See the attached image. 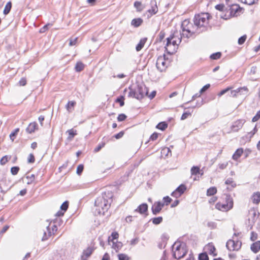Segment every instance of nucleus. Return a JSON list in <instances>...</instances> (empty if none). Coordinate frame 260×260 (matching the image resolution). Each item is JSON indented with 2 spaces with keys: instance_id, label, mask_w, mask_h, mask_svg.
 <instances>
[{
  "instance_id": "f257e3e1",
  "label": "nucleus",
  "mask_w": 260,
  "mask_h": 260,
  "mask_svg": "<svg viewBox=\"0 0 260 260\" xmlns=\"http://www.w3.org/2000/svg\"><path fill=\"white\" fill-rule=\"evenodd\" d=\"M112 192L108 191L103 193L96 199L94 205L98 208L96 210H98L99 214H104L108 210L112 202Z\"/></svg>"
},
{
  "instance_id": "f03ea898",
  "label": "nucleus",
  "mask_w": 260,
  "mask_h": 260,
  "mask_svg": "<svg viewBox=\"0 0 260 260\" xmlns=\"http://www.w3.org/2000/svg\"><path fill=\"white\" fill-rule=\"evenodd\" d=\"M128 89L129 92L128 96L136 98L138 100H142L148 93L147 87L143 84H138L136 86H130Z\"/></svg>"
},
{
  "instance_id": "7ed1b4c3",
  "label": "nucleus",
  "mask_w": 260,
  "mask_h": 260,
  "mask_svg": "<svg viewBox=\"0 0 260 260\" xmlns=\"http://www.w3.org/2000/svg\"><path fill=\"white\" fill-rule=\"evenodd\" d=\"M210 14L208 13H203L196 15L193 18L195 27L201 32L206 30L209 23Z\"/></svg>"
},
{
  "instance_id": "20e7f679",
  "label": "nucleus",
  "mask_w": 260,
  "mask_h": 260,
  "mask_svg": "<svg viewBox=\"0 0 260 260\" xmlns=\"http://www.w3.org/2000/svg\"><path fill=\"white\" fill-rule=\"evenodd\" d=\"M225 203H217L215 208L222 211H228L233 207V200L229 194L225 195Z\"/></svg>"
},
{
  "instance_id": "39448f33",
  "label": "nucleus",
  "mask_w": 260,
  "mask_h": 260,
  "mask_svg": "<svg viewBox=\"0 0 260 260\" xmlns=\"http://www.w3.org/2000/svg\"><path fill=\"white\" fill-rule=\"evenodd\" d=\"M242 246V242L240 241H234L232 239L229 240L226 243V247L229 251H238Z\"/></svg>"
},
{
  "instance_id": "423d86ee",
  "label": "nucleus",
  "mask_w": 260,
  "mask_h": 260,
  "mask_svg": "<svg viewBox=\"0 0 260 260\" xmlns=\"http://www.w3.org/2000/svg\"><path fill=\"white\" fill-rule=\"evenodd\" d=\"M173 256L175 258L180 259L186 253L184 247L181 244L177 245L176 247H173Z\"/></svg>"
},
{
  "instance_id": "0eeeda50",
  "label": "nucleus",
  "mask_w": 260,
  "mask_h": 260,
  "mask_svg": "<svg viewBox=\"0 0 260 260\" xmlns=\"http://www.w3.org/2000/svg\"><path fill=\"white\" fill-rule=\"evenodd\" d=\"M185 32H182V35L186 38L190 37L193 34H200L199 30L195 27V25H189L187 28H185Z\"/></svg>"
},
{
  "instance_id": "6e6552de",
  "label": "nucleus",
  "mask_w": 260,
  "mask_h": 260,
  "mask_svg": "<svg viewBox=\"0 0 260 260\" xmlns=\"http://www.w3.org/2000/svg\"><path fill=\"white\" fill-rule=\"evenodd\" d=\"M156 66L157 69L160 72H163L166 70V69L167 67V66L166 64L165 55H164V56H160L157 58L156 63Z\"/></svg>"
},
{
  "instance_id": "1a4fd4ad",
  "label": "nucleus",
  "mask_w": 260,
  "mask_h": 260,
  "mask_svg": "<svg viewBox=\"0 0 260 260\" xmlns=\"http://www.w3.org/2000/svg\"><path fill=\"white\" fill-rule=\"evenodd\" d=\"M165 205V203L161 202H156L151 207L152 212L154 215H156L160 212Z\"/></svg>"
},
{
  "instance_id": "9d476101",
  "label": "nucleus",
  "mask_w": 260,
  "mask_h": 260,
  "mask_svg": "<svg viewBox=\"0 0 260 260\" xmlns=\"http://www.w3.org/2000/svg\"><path fill=\"white\" fill-rule=\"evenodd\" d=\"M186 187L185 185L181 184L171 193V196L176 198L180 197L185 191Z\"/></svg>"
},
{
  "instance_id": "9b49d317",
  "label": "nucleus",
  "mask_w": 260,
  "mask_h": 260,
  "mask_svg": "<svg viewBox=\"0 0 260 260\" xmlns=\"http://www.w3.org/2000/svg\"><path fill=\"white\" fill-rule=\"evenodd\" d=\"M175 38V34H173L167 38V43L165 46L166 50L169 54H172V51L171 50L172 40Z\"/></svg>"
},
{
  "instance_id": "f8f14e48",
  "label": "nucleus",
  "mask_w": 260,
  "mask_h": 260,
  "mask_svg": "<svg viewBox=\"0 0 260 260\" xmlns=\"http://www.w3.org/2000/svg\"><path fill=\"white\" fill-rule=\"evenodd\" d=\"M244 122V120L242 119L235 121L231 127L232 130L234 132L238 131V130L242 127Z\"/></svg>"
},
{
  "instance_id": "ddd939ff",
  "label": "nucleus",
  "mask_w": 260,
  "mask_h": 260,
  "mask_svg": "<svg viewBox=\"0 0 260 260\" xmlns=\"http://www.w3.org/2000/svg\"><path fill=\"white\" fill-rule=\"evenodd\" d=\"M94 249L92 247H89L83 251V255H82V260H87L92 253L93 252Z\"/></svg>"
},
{
  "instance_id": "4468645a",
  "label": "nucleus",
  "mask_w": 260,
  "mask_h": 260,
  "mask_svg": "<svg viewBox=\"0 0 260 260\" xmlns=\"http://www.w3.org/2000/svg\"><path fill=\"white\" fill-rule=\"evenodd\" d=\"M181 41V38H177V40H172L171 50L172 51V54L176 52L177 47L180 43Z\"/></svg>"
},
{
  "instance_id": "2eb2a0df",
  "label": "nucleus",
  "mask_w": 260,
  "mask_h": 260,
  "mask_svg": "<svg viewBox=\"0 0 260 260\" xmlns=\"http://www.w3.org/2000/svg\"><path fill=\"white\" fill-rule=\"evenodd\" d=\"M151 8L148 10V12L151 14V15L155 14L158 11V8L156 5V2L155 1H151Z\"/></svg>"
},
{
  "instance_id": "dca6fc26",
  "label": "nucleus",
  "mask_w": 260,
  "mask_h": 260,
  "mask_svg": "<svg viewBox=\"0 0 260 260\" xmlns=\"http://www.w3.org/2000/svg\"><path fill=\"white\" fill-rule=\"evenodd\" d=\"M148 210V205L146 203L141 204L135 210V212H139L140 214H143Z\"/></svg>"
},
{
  "instance_id": "f3484780",
  "label": "nucleus",
  "mask_w": 260,
  "mask_h": 260,
  "mask_svg": "<svg viewBox=\"0 0 260 260\" xmlns=\"http://www.w3.org/2000/svg\"><path fill=\"white\" fill-rule=\"evenodd\" d=\"M38 128V124L36 122H34L30 123L27 128H26V131L27 133L29 134H31L34 133L36 129Z\"/></svg>"
},
{
  "instance_id": "a211bd4d",
  "label": "nucleus",
  "mask_w": 260,
  "mask_h": 260,
  "mask_svg": "<svg viewBox=\"0 0 260 260\" xmlns=\"http://www.w3.org/2000/svg\"><path fill=\"white\" fill-rule=\"evenodd\" d=\"M251 250L254 253H257L260 250V241L252 243L250 246Z\"/></svg>"
},
{
  "instance_id": "6ab92c4d",
  "label": "nucleus",
  "mask_w": 260,
  "mask_h": 260,
  "mask_svg": "<svg viewBox=\"0 0 260 260\" xmlns=\"http://www.w3.org/2000/svg\"><path fill=\"white\" fill-rule=\"evenodd\" d=\"M143 20L141 18L133 19L131 21V25L135 27H138L142 25Z\"/></svg>"
},
{
  "instance_id": "aec40b11",
  "label": "nucleus",
  "mask_w": 260,
  "mask_h": 260,
  "mask_svg": "<svg viewBox=\"0 0 260 260\" xmlns=\"http://www.w3.org/2000/svg\"><path fill=\"white\" fill-rule=\"evenodd\" d=\"M51 235L52 232L49 228V225H48L46 226V231L44 232V235L42 237V240L45 241L47 240Z\"/></svg>"
},
{
  "instance_id": "412c9836",
  "label": "nucleus",
  "mask_w": 260,
  "mask_h": 260,
  "mask_svg": "<svg viewBox=\"0 0 260 260\" xmlns=\"http://www.w3.org/2000/svg\"><path fill=\"white\" fill-rule=\"evenodd\" d=\"M251 200L253 203L255 204H258L260 202V192H256L252 195Z\"/></svg>"
},
{
  "instance_id": "4be33fe9",
  "label": "nucleus",
  "mask_w": 260,
  "mask_h": 260,
  "mask_svg": "<svg viewBox=\"0 0 260 260\" xmlns=\"http://www.w3.org/2000/svg\"><path fill=\"white\" fill-rule=\"evenodd\" d=\"M243 152V150L242 148L238 149L234 154L233 155L232 158L233 159L237 160H238L240 157L241 156Z\"/></svg>"
},
{
  "instance_id": "5701e85b",
  "label": "nucleus",
  "mask_w": 260,
  "mask_h": 260,
  "mask_svg": "<svg viewBox=\"0 0 260 260\" xmlns=\"http://www.w3.org/2000/svg\"><path fill=\"white\" fill-rule=\"evenodd\" d=\"M238 96L241 95H246L247 94L248 89L246 87H243L237 88Z\"/></svg>"
},
{
  "instance_id": "b1692460",
  "label": "nucleus",
  "mask_w": 260,
  "mask_h": 260,
  "mask_svg": "<svg viewBox=\"0 0 260 260\" xmlns=\"http://www.w3.org/2000/svg\"><path fill=\"white\" fill-rule=\"evenodd\" d=\"M146 40V38H143L140 40L139 43L137 44L136 47V49L137 51H140L143 48Z\"/></svg>"
},
{
  "instance_id": "393cba45",
  "label": "nucleus",
  "mask_w": 260,
  "mask_h": 260,
  "mask_svg": "<svg viewBox=\"0 0 260 260\" xmlns=\"http://www.w3.org/2000/svg\"><path fill=\"white\" fill-rule=\"evenodd\" d=\"M112 248L116 251V252H118L122 247L123 244L120 242H114L113 241Z\"/></svg>"
},
{
  "instance_id": "a878e982",
  "label": "nucleus",
  "mask_w": 260,
  "mask_h": 260,
  "mask_svg": "<svg viewBox=\"0 0 260 260\" xmlns=\"http://www.w3.org/2000/svg\"><path fill=\"white\" fill-rule=\"evenodd\" d=\"M119 237V234L116 232H112L111 236H109L108 239V242L109 244H110V242H113L114 240L117 239Z\"/></svg>"
},
{
  "instance_id": "bb28decb",
  "label": "nucleus",
  "mask_w": 260,
  "mask_h": 260,
  "mask_svg": "<svg viewBox=\"0 0 260 260\" xmlns=\"http://www.w3.org/2000/svg\"><path fill=\"white\" fill-rule=\"evenodd\" d=\"M134 6L137 9V12H141L144 9V6H143L141 2L139 1L135 2Z\"/></svg>"
},
{
  "instance_id": "cd10ccee",
  "label": "nucleus",
  "mask_w": 260,
  "mask_h": 260,
  "mask_svg": "<svg viewBox=\"0 0 260 260\" xmlns=\"http://www.w3.org/2000/svg\"><path fill=\"white\" fill-rule=\"evenodd\" d=\"M11 8H12V3L11 2H9L7 3V4L6 5V6L5 7V8H4V10L3 11V13L5 15L8 14L10 13Z\"/></svg>"
},
{
  "instance_id": "c85d7f7f",
  "label": "nucleus",
  "mask_w": 260,
  "mask_h": 260,
  "mask_svg": "<svg viewBox=\"0 0 260 260\" xmlns=\"http://www.w3.org/2000/svg\"><path fill=\"white\" fill-rule=\"evenodd\" d=\"M162 217L161 216H159L155 218H151L150 221H151L152 223L155 225H157L160 224L162 221Z\"/></svg>"
},
{
  "instance_id": "c756f323",
  "label": "nucleus",
  "mask_w": 260,
  "mask_h": 260,
  "mask_svg": "<svg viewBox=\"0 0 260 260\" xmlns=\"http://www.w3.org/2000/svg\"><path fill=\"white\" fill-rule=\"evenodd\" d=\"M189 25H191V23H190L189 21L187 19L184 20L181 24V28L182 30V32H185V28H187Z\"/></svg>"
},
{
  "instance_id": "7c9ffc66",
  "label": "nucleus",
  "mask_w": 260,
  "mask_h": 260,
  "mask_svg": "<svg viewBox=\"0 0 260 260\" xmlns=\"http://www.w3.org/2000/svg\"><path fill=\"white\" fill-rule=\"evenodd\" d=\"M217 192V189L215 187H210L207 190V196H213Z\"/></svg>"
},
{
  "instance_id": "2f4dec72",
  "label": "nucleus",
  "mask_w": 260,
  "mask_h": 260,
  "mask_svg": "<svg viewBox=\"0 0 260 260\" xmlns=\"http://www.w3.org/2000/svg\"><path fill=\"white\" fill-rule=\"evenodd\" d=\"M168 127V124L166 122H160L157 125L156 128L161 131L165 130Z\"/></svg>"
},
{
  "instance_id": "473e14b6",
  "label": "nucleus",
  "mask_w": 260,
  "mask_h": 260,
  "mask_svg": "<svg viewBox=\"0 0 260 260\" xmlns=\"http://www.w3.org/2000/svg\"><path fill=\"white\" fill-rule=\"evenodd\" d=\"M67 132L69 134L68 137V139L69 140H72L74 136L77 135L76 131H74L73 129H69Z\"/></svg>"
},
{
  "instance_id": "72a5a7b5",
  "label": "nucleus",
  "mask_w": 260,
  "mask_h": 260,
  "mask_svg": "<svg viewBox=\"0 0 260 260\" xmlns=\"http://www.w3.org/2000/svg\"><path fill=\"white\" fill-rule=\"evenodd\" d=\"M19 132V128H17L14 130L10 134V139L13 141L15 138L16 136L18 134Z\"/></svg>"
},
{
  "instance_id": "f704fd0d",
  "label": "nucleus",
  "mask_w": 260,
  "mask_h": 260,
  "mask_svg": "<svg viewBox=\"0 0 260 260\" xmlns=\"http://www.w3.org/2000/svg\"><path fill=\"white\" fill-rule=\"evenodd\" d=\"M84 66L81 62H78L75 66V70L77 72H81L84 69Z\"/></svg>"
},
{
  "instance_id": "c9c22d12",
  "label": "nucleus",
  "mask_w": 260,
  "mask_h": 260,
  "mask_svg": "<svg viewBox=\"0 0 260 260\" xmlns=\"http://www.w3.org/2000/svg\"><path fill=\"white\" fill-rule=\"evenodd\" d=\"M76 102L74 101H69L67 105L66 106V108L67 110L68 111V112H71V107H74V106L75 105Z\"/></svg>"
},
{
  "instance_id": "e433bc0d",
  "label": "nucleus",
  "mask_w": 260,
  "mask_h": 260,
  "mask_svg": "<svg viewBox=\"0 0 260 260\" xmlns=\"http://www.w3.org/2000/svg\"><path fill=\"white\" fill-rule=\"evenodd\" d=\"M190 171L192 175H197L200 172V168L197 166H193L191 168Z\"/></svg>"
},
{
  "instance_id": "4c0bfd02",
  "label": "nucleus",
  "mask_w": 260,
  "mask_h": 260,
  "mask_svg": "<svg viewBox=\"0 0 260 260\" xmlns=\"http://www.w3.org/2000/svg\"><path fill=\"white\" fill-rule=\"evenodd\" d=\"M118 258L119 260H129V257L128 255L124 253H120L118 254Z\"/></svg>"
},
{
  "instance_id": "58836bf2",
  "label": "nucleus",
  "mask_w": 260,
  "mask_h": 260,
  "mask_svg": "<svg viewBox=\"0 0 260 260\" xmlns=\"http://www.w3.org/2000/svg\"><path fill=\"white\" fill-rule=\"evenodd\" d=\"M240 8L239 5H233L231 8V13H232L234 11V14H235L239 10H240Z\"/></svg>"
},
{
  "instance_id": "ea45409f",
  "label": "nucleus",
  "mask_w": 260,
  "mask_h": 260,
  "mask_svg": "<svg viewBox=\"0 0 260 260\" xmlns=\"http://www.w3.org/2000/svg\"><path fill=\"white\" fill-rule=\"evenodd\" d=\"M199 260H209V257L207 253H202L199 255Z\"/></svg>"
},
{
  "instance_id": "a19ab883",
  "label": "nucleus",
  "mask_w": 260,
  "mask_h": 260,
  "mask_svg": "<svg viewBox=\"0 0 260 260\" xmlns=\"http://www.w3.org/2000/svg\"><path fill=\"white\" fill-rule=\"evenodd\" d=\"M165 37V33L163 31H161L156 39L157 42H161Z\"/></svg>"
},
{
  "instance_id": "79ce46f5",
  "label": "nucleus",
  "mask_w": 260,
  "mask_h": 260,
  "mask_svg": "<svg viewBox=\"0 0 260 260\" xmlns=\"http://www.w3.org/2000/svg\"><path fill=\"white\" fill-rule=\"evenodd\" d=\"M221 54L220 52H216L213 53L210 55V58L212 59H217L221 57Z\"/></svg>"
},
{
  "instance_id": "37998d69",
  "label": "nucleus",
  "mask_w": 260,
  "mask_h": 260,
  "mask_svg": "<svg viewBox=\"0 0 260 260\" xmlns=\"http://www.w3.org/2000/svg\"><path fill=\"white\" fill-rule=\"evenodd\" d=\"M225 183L227 185H231L233 188L236 187V183L234 182L232 178H228L225 181Z\"/></svg>"
},
{
  "instance_id": "c03bdc74",
  "label": "nucleus",
  "mask_w": 260,
  "mask_h": 260,
  "mask_svg": "<svg viewBox=\"0 0 260 260\" xmlns=\"http://www.w3.org/2000/svg\"><path fill=\"white\" fill-rule=\"evenodd\" d=\"M69 207V202L68 201L64 202L60 206V209L64 212L66 211Z\"/></svg>"
},
{
  "instance_id": "a18cd8bd",
  "label": "nucleus",
  "mask_w": 260,
  "mask_h": 260,
  "mask_svg": "<svg viewBox=\"0 0 260 260\" xmlns=\"http://www.w3.org/2000/svg\"><path fill=\"white\" fill-rule=\"evenodd\" d=\"M52 24H50V23H48V24L45 25L43 27H42L40 29V33L45 32L46 30H47L48 29L49 27L50 26H52Z\"/></svg>"
},
{
  "instance_id": "49530a36",
  "label": "nucleus",
  "mask_w": 260,
  "mask_h": 260,
  "mask_svg": "<svg viewBox=\"0 0 260 260\" xmlns=\"http://www.w3.org/2000/svg\"><path fill=\"white\" fill-rule=\"evenodd\" d=\"M19 170V168L18 167H16V166L13 167L11 169V173H12V175H15L17 174Z\"/></svg>"
},
{
  "instance_id": "de8ad7c7",
  "label": "nucleus",
  "mask_w": 260,
  "mask_h": 260,
  "mask_svg": "<svg viewBox=\"0 0 260 260\" xmlns=\"http://www.w3.org/2000/svg\"><path fill=\"white\" fill-rule=\"evenodd\" d=\"M247 38L246 35H243L239 38L238 43L239 45L243 44L246 41Z\"/></svg>"
},
{
  "instance_id": "09e8293b",
  "label": "nucleus",
  "mask_w": 260,
  "mask_h": 260,
  "mask_svg": "<svg viewBox=\"0 0 260 260\" xmlns=\"http://www.w3.org/2000/svg\"><path fill=\"white\" fill-rule=\"evenodd\" d=\"M83 169H84V166L83 165L81 164V165H79L78 167H77V171H76V173L78 175H80L83 171Z\"/></svg>"
},
{
  "instance_id": "8fccbe9b",
  "label": "nucleus",
  "mask_w": 260,
  "mask_h": 260,
  "mask_svg": "<svg viewBox=\"0 0 260 260\" xmlns=\"http://www.w3.org/2000/svg\"><path fill=\"white\" fill-rule=\"evenodd\" d=\"M207 226L211 229H214L216 228V223L214 221H209L207 223Z\"/></svg>"
},
{
  "instance_id": "3c124183",
  "label": "nucleus",
  "mask_w": 260,
  "mask_h": 260,
  "mask_svg": "<svg viewBox=\"0 0 260 260\" xmlns=\"http://www.w3.org/2000/svg\"><path fill=\"white\" fill-rule=\"evenodd\" d=\"M105 145V142H102L99 144L98 146L94 149V151L95 152H99L103 147H104Z\"/></svg>"
},
{
  "instance_id": "603ef678",
  "label": "nucleus",
  "mask_w": 260,
  "mask_h": 260,
  "mask_svg": "<svg viewBox=\"0 0 260 260\" xmlns=\"http://www.w3.org/2000/svg\"><path fill=\"white\" fill-rule=\"evenodd\" d=\"M232 89L231 87H227L226 88L223 89V90H222L220 92H219L218 94H217V95L218 96H221L222 95H223V94H224L225 93H226L228 91H229L230 90H231Z\"/></svg>"
},
{
  "instance_id": "864d4df0",
  "label": "nucleus",
  "mask_w": 260,
  "mask_h": 260,
  "mask_svg": "<svg viewBox=\"0 0 260 260\" xmlns=\"http://www.w3.org/2000/svg\"><path fill=\"white\" fill-rule=\"evenodd\" d=\"M191 114L190 112L186 111L184 112L181 117V120H183L186 119L189 116H191Z\"/></svg>"
},
{
  "instance_id": "5fc2aeb1",
  "label": "nucleus",
  "mask_w": 260,
  "mask_h": 260,
  "mask_svg": "<svg viewBox=\"0 0 260 260\" xmlns=\"http://www.w3.org/2000/svg\"><path fill=\"white\" fill-rule=\"evenodd\" d=\"M8 161V156L7 155H5L3 156L0 160V163L2 165H5Z\"/></svg>"
},
{
  "instance_id": "6e6d98bb",
  "label": "nucleus",
  "mask_w": 260,
  "mask_h": 260,
  "mask_svg": "<svg viewBox=\"0 0 260 260\" xmlns=\"http://www.w3.org/2000/svg\"><path fill=\"white\" fill-rule=\"evenodd\" d=\"M126 117L127 116L124 114H120L117 117V120L118 121H124Z\"/></svg>"
},
{
  "instance_id": "4d7b16f0",
  "label": "nucleus",
  "mask_w": 260,
  "mask_h": 260,
  "mask_svg": "<svg viewBox=\"0 0 260 260\" xmlns=\"http://www.w3.org/2000/svg\"><path fill=\"white\" fill-rule=\"evenodd\" d=\"M163 200L164 201V203H165V204H166V205H169V204H170L172 201L171 198H170L169 196L165 197L163 198Z\"/></svg>"
},
{
  "instance_id": "13d9d810",
  "label": "nucleus",
  "mask_w": 260,
  "mask_h": 260,
  "mask_svg": "<svg viewBox=\"0 0 260 260\" xmlns=\"http://www.w3.org/2000/svg\"><path fill=\"white\" fill-rule=\"evenodd\" d=\"M35 159L34 155L31 153L29 154L28 159L27 162L28 163H33L35 162Z\"/></svg>"
},
{
  "instance_id": "bf43d9fd",
  "label": "nucleus",
  "mask_w": 260,
  "mask_h": 260,
  "mask_svg": "<svg viewBox=\"0 0 260 260\" xmlns=\"http://www.w3.org/2000/svg\"><path fill=\"white\" fill-rule=\"evenodd\" d=\"M26 178L28 179L27 183L28 184H30L34 181L35 179V175L34 174H31L30 176H27Z\"/></svg>"
},
{
  "instance_id": "052dcab7",
  "label": "nucleus",
  "mask_w": 260,
  "mask_h": 260,
  "mask_svg": "<svg viewBox=\"0 0 260 260\" xmlns=\"http://www.w3.org/2000/svg\"><path fill=\"white\" fill-rule=\"evenodd\" d=\"M257 234L254 232H252L251 233L250 240L252 241H254L255 240H256L257 239Z\"/></svg>"
},
{
  "instance_id": "680f3d73",
  "label": "nucleus",
  "mask_w": 260,
  "mask_h": 260,
  "mask_svg": "<svg viewBox=\"0 0 260 260\" xmlns=\"http://www.w3.org/2000/svg\"><path fill=\"white\" fill-rule=\"evenodd\" d=\"M260 118V110L258 111L256 114L252 118V122H256Z\"/></svg>"
},
{
  "instance_id": "e2e57ef3",
  "label": "nucleus",
  "mask_w": 260,
  "mask_h": 260,
  "mask_svg": "<svg viewBox=\"0 0 260 260\" xmlns=\"http://www.w3.org/2000/svg\"><path fill=\"white\" fill-rule=\"evenodd\" d=\"M124 97L121 96L120 98H118L116 100V102L119 103V105L121 107L123 106L124 105Z\"/></svg>"
},
{
  "instance_id": "0e129e2a",
  "label": "nucleus",
  "mask_w": 260,
  "mask_h": 260,
  "mask_svg": "<svg viewBox=\"0 0 260 260\" xmlns=\"http://www.w3.org/2000/svg\"><path fill=\"white\" fill-rule=\"evenodd\" d=\"M124 133L123 131H121L119 133L113 136V137L116 138V139H119L123 137V136L124 135Z\"/></svg>"
},
{
  "instance_id": "69168bd1",
  "label": "nucleus",
  "mask_w": 260,
  "mask_h": 260,
  "mask_svg": "<svg viewBox=\"0 0 260 260\" xmlns=\"http://www.w3.org/2000/svg\"><path fill=\"white\" fill-rule=\"evenodd\" d=\"M210 86V85L209 84H206L205 86H204L200 90V93H202L204 92H205L206 90H207Z\"/></svg>"
},
{
  "instance_id": "338daca9",
  "label": "nucleus",
  "mask_w": 260,
  "mask_h": 260,
  "mask_svg": "<svg viewBox=\"0 0 260 260\" xmlns=\"http://www.w3.org/2000/svg\"><path fill=\"white\" fill-rule=\"evenodd\" d=\"M204 101L203 99H201L200 101H198L195 106H193L192 108H195L196 107H200L204 104Z\"/></svg>"
},
{
  "instance_id": "774afa93",
  "label": "nucleus",
  "mask_w": 260,
  "mask_h": 260,
  "mask_svg": "<svg viewBox=\"0 0 260 260\" xmlns=\"http://www.w3.org/2000/svg\"><path fill=\"white\" fill-rule=\"evenodd\" d=\"M224 8V5L223 4H218L215 6V8L216 10H218L220 11H222Z\"/></svg>"
}]
</instances>
